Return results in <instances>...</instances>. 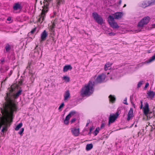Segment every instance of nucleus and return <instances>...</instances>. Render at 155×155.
Listing matches in <instances>:
<instances>
[{"label": "nucleus", "mask_w": 155, "mask_h": 155, "mask_svg": "<svg viewBox=\"0 0 155 155\" xmlns=\"http://www.w3.org/2000/svg\"><path fill=\"white\" fill-rule=\"evenodd\" d=\"M18 90L17 86L12 85L11 87L8 89L6 96L5 97L7 104L5 106L2 111L3 115L5 117L1 123V126H3L2 130V132L6 130L8 127L9 126V124L12 121L11 117L13 112L16 111V105L14 103V99H17L21 94L22 91L21 90H19L16 92Z\"/></svg>", "instance_id": "f257e3e1"}, {"label": "nucleus", "mask_w": 155, "mask_h": 155, "mask_svg": "<svg viewBox=\"0 0 155 155\" xmlns=\"http://www.w3.org/2000/svg\"><path fill=\"white\" fill-rule=\"evenodd\" d=\"M94 82L90 81L88 83L83 87L81 92V95L82 97L89 96L94 92Z\"/></svg>", "instance_id": "f03ea898"}, {"label": "nucleus", "mask_w": 155, "mask_h": 155, "mask_svg": "<svg viewBox=\"0 0 155 155\" xmlns=\"http://www.w3.org/2000/svg\"><path fill=\"white\" fill-rule=\"evenodd\" d=\"M140 109H143L144 114L148 118H150L153 116V114H152V112L150 110L149 108V104L147 102L144 103V106L143 107V102L142 100L140 101Z\"/></svg>", "instance_id": "7ed1b4c3"}, {"label": "nucleus", "mask_w": 155, "mask_h": 155, "mask_svg": "<svg viewBox=\"0 0 155 155\" xmlns=\"http://www.w3.org/2000/svg\"><path fill=\"white\" fill-rule=\"evenodd\" d=\"M43 3L44 7L43 8L38 19V22L41 23L44 20L46 14L48 11V6L49 4L48 1L46 0H44Z\"/></svg>", "instance_id": "20e7f679"}, {"label": "nucleus", "mask_w": 155, "mask_h": 155, "mask_svg": "<svg viewBox=\"0 0 155 155\" xmlns=\"http://www.w3.org/2000/svg\"><path fill=\"white\" fill-rule=\"evenodd\" d=\"M108 21L110 26L114 29H117L119 26L115 21L114 18L111 15H109L108 18Z\"/></svg>", "instance_id": "39448f33"}, {"label": "nucleus", "mask_w": 155, "mask_h": 155, "mask_svg": "<svg viewBox=\"0 0 155 155\" xmlns=\"http://www.w3.org/2000/svg\"><path fill=\"white\" fill-rule=\"evenodd\" d=\"M120 114L119 111H117L115 114H112L110 115L109 118L108 125L110 126L111 123H113L116 120L118 116Z\"/></svg>", "instance_id": "423d86ee"}, {"label": "nucleus", "mask_w": 155, "mask_h": 155, "mask_svg": "<svg viewBox=\"0 0 155 155\" xmlns=\"http://www.w3.org/2000/svg\"><path fill=\"white\" fill-rule=\"evenodd\" d=\"M92 16L96 22L98 24L101 25L103 23L102 18L96 12L92 13Z\"/></svg>", "instance_id": "0eeeda50"}, {"label": "nucleus", "mask_w": 155, "mask_h": 155, "mask_svg": "<svg viewBox=\"0 0 155 155\" xmlns=\"http://www.w3.org/2000/svg\"><path fill=\"white\" fill-rule=\"evenodd\" d=\"M150 18L147 16L143 18L138 24V27L142 28L144 25H147L149 21Z\"/></svg>", "instance_id": "6e6552de"}, {"label": "nucleus", "mask_w": 155, "mask_h": 155, "mask_svg": "<svg viewBox=\"0 0 155 155\" xmlns=\"http://www.w3.org/2000/svg\"><path fill=\"white\" fill-rule=\"evenodd\" d=\"M106 75L104 74H102L99 75L96 80V81L98 83H101L104 82L106 78Z\"/></svg>", "instance_id": "1a4fd4ad"}, {"label": "nucleus", "mask_w": 155, "mask_h": 155, "mask_svg": "<svg viewBox=\"0 0 155 155\" xmlns=\"http://www.w3.org/2000/svg\"><path fill=\"white\" fill-rule=\"evenodd\" d=\"M155 3V0H151V1H145L143 2L142 4V6L143 8H145L150 5H154Z\"/></svg>", "instance_id": "9d476101"}, {"label": "nucleus", "mask_w": 155, "mask_h": 155, "mask_svg": "<svg viewBox=\"0 0 155 155\" xmlns=\"http://www.w3.org/2000/svg\"><path fill=\"white\" fill-rule=\"evenodd\" d=\"M71 132L73 135L77 137L79 135L80 131L79 128H76L75 127L71 129Z\"/></svg>", "instance_id": "9b49d317"}, {"label": "nucleus", "mask_w": 155, "mask_h": 155, "mask_svg": "<svg viewBox=\"0 0 155 155\" xmlns=\"http://www.w3.org/2000/svg\"><path fill=\"white\" fill-rule=\"evenodd\" d=\"M114 19H119L123 15V14L122 12H117L113 15Z\"/></svg>", "instance_id": "f8f14e48"}, {"label": "nucleus", "mask_w": 155, "mask_h": 155, "mask_svg": "<svg viewBox=\"0 0 155 155\" xmlns=\"http://www.w3.org/2000/svg\"><path fill=\"white\" fill-rule=\"evenodd\" d=\"M133 116V110L132 108H131L127 114V120L129 121Z\"/></svg>", "instance_id": "ddd939ff"}, {"label": "nucleus", "mask_w": 155, "mask_h": 155, "mask_svg": "<svg viewBox=\"0 0 155 155\" xmlns=\"http://www.w3.org/2000/svg\"><path fill=\"white\" fill-rule=\"evenodd\" d=\"M9 68V66L7 65H2L0 68V71L1 73H4L7 71Z\"/></svg>", "instance_id": "4468645a"}, {"label": "nucleus", "mask_w": 155, "mask_h": 155, "mask_svg": "<svg viewBox=\"0 0 155 155\" xmlns=\"http://www.w3.org/2000/svg\"><path fill=\"white\" fill-rule=\"evenodd\" d=\"M64 101H67L70 97V94L69 91H65L64 95Z\"/></svg>", "instance_id": "2eb2a0df"}, {"label": "nucleus", "mask_w": 155, "mask_h": 155, "mask_svg": "<svg viewBox=\"0 0 155 155\" xmlns=\"http://www.w3.org/2000/svg\"><path fill=\"white\" fill-rule=\"evenodd\" d=\"M48 36V34L45 30H44L41 35V39L42 41L45 40Z\"/></svg>", "instance_id": "dca6fc26"}, {"label": "nucleus", "mask_w": 155, "mask_h": 155, "mask_svg": "<svg viewBox=\"0 0 155 155\" xmlns=\"http://www.w3.org/2000/svg\"><path fill=\"white\" fill-rule=\"evenodd\" d=\"M13 8L15 10H17L18 9H21L22 7L20 4L18 3H16L14 4Z\"/></svg>", "instance_id": "f3484780"}, {"label": "nucleus", "mask_w": 155, "mask_h": 155, "mask_svg": "<svg viewBox=\"0 0 155 155\" xmlns=\"http://www.w3.org/2000/svg\"><path fill=\"white\" fill-rule=\"evenodd\" d=\"M72 69V67L71 65H66L64 66L63 68V71L64 72H66L68 71V70H71Z\"/></svg>", "instance_id": "a211bd4d"}, {"label": "nucleus", "mask_w": 155, "mask_h": 155, "mask_svg": "<svg viewBox=\"0 0 155 155\" xmlns=\"http://www.w3.org/2000/svg\"><path fill=\"white\" fill-rule=\"evenodd\" d=\"M12 46L8 44H7L6 45L5 48L6 50V51L7 52H9L10 51L11 49Z\"/></svg>", "instance_id": "6ab92c4d"}, {"label": "nucleus", "mask_w": 155, "mask_h": 155, "mask_svg": "<svg viewBox=\"0 0 155 155\" xmlns=\"http://www.w3.org/2000/svg\"><path fill=\"white\" fill-rule=\"evenodd\" d=\"M147 94L149 97L152 99L154 97L155 95V93L153 91H150L147 93Z\"/></svg>", "instance_id": "aec40b11"}, {"label": "nucleus", "mask_w": 155, "mask_h": 155, "mask_svg": "<svg viewBox=\"0 0 155 155\" xmlns=\"http://www.w3.org/2000/svg\"><path fill=\"white\" fill-rule=\"evenodd\" d=\"M93 147V144L91 143L88 144L86 145V150L87 151L90 150Z\"/></svg>", "instance_id": "412c9836"}, {"label": "nucleus", "mask_w": 155, "mask_h": 155, "mask_svg": "<svg viewBox=\"0 0 155 155\" xmlns=\"http://www.w3.org/2000/svg\"><path fill=\"white\" fill-rule=\"evenodd\" d=\"M111 64L109 63H107L105 65L104 69L105 71H107L108 70H109L110 68V66L111 65Z\"/></svg>", "instance_id": "4be33fe9"}, {"label": "nucleus", "mask_w": 155, "mask_h": 155, "mask_svg": "<svg viewBox=\"0 0 155 155\" xmlns=\"http://www.w3.org/2000/svg\"><path fill=\"white\" fill-rule=\"evenodd\" d=\"M76 114V112L75 111H71L67 116L70 119L71 117L74 116Z\"/></svg>", "instance_id": "5701e85b"}, {"label": "nucleus", "mask_w": 155, "mask_h": 155, "mask_svg": "<svg viewBox=\"0 0 155 155\" xmlns=\"http://www.w3.org/2000/svg\"><path fill=\"white\" fill-rule=\"evenodd\" d=\"M109 98L110 101L112 103H114L115 102L116 99L115 97L111 95H110Z\"/></svg>", "instance_id": "b1692460"}, {"label": "nucleus", "mask_w": 155, "mask_h": 155, "mask_svg": "<svg viewBox=\"0 0 155 155\" xmlns=\"http://www.w3.org/2000/svg\"><path fill=\"white\" fill-rule=\"evenodd\" d=\"M100 130V128L99 127L96 128L95 130L93 132V134L94 135V136H96L98 133L99 131Z\"/></svg>", "instance_id": "393cba45"}, {"label": "nucleus", "mask_w": 155, "mask_h": 155, "mask_svg": "<svg viewBox=\"0 0 155 155\" xmlns=\"http://www.w3.org/2000/svg\"><path fill=\"white\" fill-rule=\"evenodd\" d=\"M22 125V123H20L15 128V130H19V129L21 127Z\"/></svg>", "instance_id": "a878e982"}, {"label": "nucleus", "mask_w": 155, "mask_h": 155, "mask_svg": "<svg viewBox=\"0 0 155 155\" xmlns=\"http://www.w3.org/2000/svg\"><path fill=\"white\" fill-rule=\"evenodd\" d=\"M70 118L67 116L66 117L65 119L64 120V123L66 125H68L69 123V120Z\"/></svg>", "instance_id": "bb28decb"}, {"label": "nucleus", "mask_w": 155, "mask_h": 155, "mask_svg": "<svg viewBox=\"0 0 155 155\" xmlns=\"http://www.w3.org/2000/svg\"><path fill=\"white\" fill-rule=\"evenodd\" d=\"M63 79L66 82H68L70 81V78L66 76L63 77Z\"/></svg>", "instance_id": "cd10ccee"}, {"label": "nucleus", "mask_w": 155, "mask_h": 155, "mask_svg": "<svg viewBox=\"0 0 155 155\" xmlns=\"http://www.w3.org/2000/svg\"><path fill=\"white\" fill-rule=\"evenodd\" d=\"M155 60V54L153 55L149 60V63Z\"/></svg>", "instance_id": "c85d7f7f"}, {"label": "nucleus", "mask_w": 155, "mask_h": 155, "mask_svg": "<svg viewBox=\"0 0 155 155\" xmlns=\"http://www.w3.org/2000/svg\"><path fill=\"white\" fill-rule=\"evenodd\" d=\"M143 81H141L139 82L137 85L138 88H139L141 87L143 84Z\"/></svg>", "instance_id": "c756f323"}, {"label": "nucleus", "mask_w": 155, "mask_h": 155, "mask_svg": "<svg viewBox=\"0 0 155 155\" xmlns=\"http://www.w3.org/2000/svg\"><path fill=\"white\" fill-rule=\"evenodd\" d=\"M58 5H60L61 4H62L64 2V0H58Z\"/></svg>", "instance_id": "7c9ffc66"}, {"label": "nucleus", "mask_w": 155, "mask_h": 155, "mask_svg": "<svg viewBox=\"0 0 155 155\" xmlns=\"http://www.w3.org/2000/svg\"><path fill=\"white\" fill-rule=\"evenodd\" d=\"M64 106V103H62L61 104L60 106L59 107V110H61V108H62Z\"/></svg>", "instance_id": "2f4dec72"}, {"label": "nucleus", "mask_w": 155, "mask_h": 155, "mask_svg": "<svg viewBox=\"0 0 155 155\" xmlns=\"http://www.w3.org/2000/svg\"><path fill=\"white\" fill-rule=\"evenodd\" d=\"M24 131V129L23 128H22V129H21V130L19 132L18 134L20 135L22 134Z\"/></svg>", "instance_id": "473e14b6"}, {"label": "nucleus", "mask_w": 155, "mask_h": 155, "mask_svg": "<svg viewBox=\"0 0 155 155\" xmlns=\"http://www.w3.org/2000/svg\"><path fill=\"white\" fill-rule=\"evenodd\" d=\"M54 24H53L52 25V26H51V29L52 31L54 32Z\"/></svg>", "instance_id": "72a5a7b5"}, {"label": "nucleus", "mask_w": 155, "mask_h": 155, "mask_svg": "<svg viewBox=\"0 0 155 155\" xmlns=\"http://www.w3.org/2000/svg\"><path fill=\"white\" fill-rule=\"evenodd\" d=\"M108 35L110 36H114L115 35V34L113 32H110L108 33Z\"/></svg>", "instance_id": "f704fd0d"}, {"label": "nucleus", "mask_w": 155, "mask_h": 155, "mask_svg": "<svg viewBox=\"0 0 155 155\" xmlns=\"http://www.w3.org/2000/svg\"><path fill=\"white\" fill-rule=\"evenodd\" d=\"M149 86V84L148 83H147L146 84L145 87H144V88H143L145 90Z\"/></svg>", "instance_id": "c9c22d12"}, {"label": "nucleus", "mask_w": 155, "mask_h": 155, "mask_svg": "<svg viewBox=\"0 0 155 155\" xmlns=\"http://www.w3.org/2000/svg\"><path fill=\"white\" fill-rule=\"evenodd\" d=\"M75 121H76V119L75 118L72 119L71 120V124H72V123H74V122H75Z\"/></svg>", "instance_id": "e433bc0d"}, {"label": "nucleus", "mask_w": 155, "mask_h": 155, "mask_svg": "<svg viewBox=\"0 0 155 155\" xmlns=\"http://www.w3.org/2000/svg\"><path fill=\"white\" fill-rule=\"evenodd\" d=\"M105 127V124L104 123H102L101 124V129H102L104 128Z\"/></svg>", "instance_id": "4c0bfd02"}, {"label": "nucleus", "mask_w": 155, "mask_h": 155, "mask_svg": "<svg viewBox=\"0 0 155 155\" xmlns=\"http://www.w3.org/2000/svg\"><path fill=\"white\" fill-rule=\"evenodd\" d=\"M12 71H10V72L8 74V77H10L12 74Z\"/></svg>", "instance_id": "58836bf2"}, {"label": "nucleus", "mask_w": 155, "mask_h": 155, "mask_svg": "<svg viewBox=\"0 0 155 155\" xmlns=\"http://www.w3.org/2000/svg\"><path fill=\"white\" fill-rule=\"evenodd\" d=\"M93 127H91L90 129V131L89 133V134H90L91 133V132L93 130Z\"/></svg>", "instance_id": "ea45409f"}, {"label": "nucleus", "mask_w": 155, "mask_h": 155, "mask_svg": "<svg viewBox=\"0 0 155 155\" xmlns=\"http://www.w3.org/2000/svg\"><path fill=\"white\" fill-rule=\"evenodd\" d=\"M35 30H36V29L35 28H34V29L32 30V31H31V32L32 34H33V33H34L35 32Z\"/></svg>", "instance_id": "a19ab883"}, {"label": "nucleus", "mask_w": 155, "mask_h": 155, "mask_svg": "<svg viewBox=\"0 0 155 155\" xmlns=\"http://www.w3.org/2000/svg\"><path fill=\"white\" fill-rule=\"evenodd\" d=\"M124 104L126 105L128 104L127 103V99L126 98L125 100H124Z\"/></svg>", "instance_id": "79ce46f5"}, {"label": "nucleus", "mask_w": 155, "mask_h": 155, "mask_svg": "<svg viewBox=\"0 0 155 155\" xmlns=\"http://www.w3.org/2000/svg\"><path fill=\"white\" fill-rule=\"evenodd\" d=\"M7 20L9 21H10L11 20V17H8L7 19Z\"/></svg>", "instance_id": "37998d69"}, {"label": "nucleus", "mask_w": 155, "mask_h": 155, "mask_svg": "<svg viewBox=\"0 0 155 155\" xmlns=\"http://www.w3.org/2000/svg\"><path fill=\"white\" fill-rule=\"evenodd\" d=\"M152 26L153 28H155V24H152Z\"/></svg>", "instance_id": "c03bdc74"}, {"label": "nucleus", "mask_w": 155, "mask_h": 155, "mask_svg": "<svg viewBox=\"0 0 155 155\" xmlns=\"http://www.w3.org/2000/svg\"><path fill=\"white\" fill-rule=\"evenodd\" d=\"M4 60H2L1 61V64L2 65H3V62H4Z\"/></svg>", "instance_id": "a18cd8bd"}, {"label": "nucleus", "mask_w": 155, "mask_h": 155, "mask_svg": "<svg viewBox=\"0 0 155 155\" xmlns=\"http://www.w3.org/2000/svg\"><path fill=\"white\" fill-rule=\"evenodd\" d=\"M133 106L134 107H135V105L134 104H133Z\"/></svg>", "instance_id": "49530a36"}, {"label": "nucleus", "mask_w": 155, "mask_h": 155, "mask_svg": "<svg viewBox=\"0 0 155 155\" xmlns=\"http://www.w3.org/2000/svg\"><path fill=\"white\" fill-rule=\"evenodd\" d=\"M89 123H87L86 126V127L87 126L88 124H89Z\"/></svg>", "instance_id": "de8ad7c7"}, {"label": "nucleus", "mask_w": 155, "mask_h": 155, "mask_svg": "<svg viewBox=\"0 0 155 155\" xmlns=\"http://www.w3.org/2000/svg\"><path fill=\"white\" fill-rule=\"evenodd\" d=\"M126 4H124V6H123V7H124L126 6Z\"/></svg>", "instance_id": "09e8293b"}, {"label": "nucleus", "mask_w": 155, "mask_h": 155, "mask_svg": "<svg viewBox=\"0 0 155 155\" xmlns=\"http://www.w3.org/2000/svg\"><path fill=\"white\" fill-rule=\"evenodd\" d=\"M8 78V77H7L6 78L5 80H6V79Z\"/></svg>", "instance_id": "8fccbe9b"}, {"label": "nucleus", "mask_w": 155, "mask_h": 155, "mask_svg": "<svg viewBox=\"0 0 155 155\" xmlns=\"http://www.w3.org/2000/svg\"><path fill=\"white\" fill-rule=\"evenodd\" d=\"M154 116L155 117V114L154 115Z\"/></svg>", "instance_id": "3c124183"}]
</instances>
